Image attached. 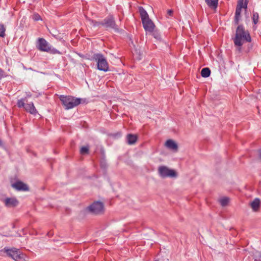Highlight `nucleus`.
Wrapping results in <instances>:
<instances>
[{
    "label": "nucleus",
    "instance_id": "ddd939ff",
    "mask_svg": "<svg viewBox=\"0 0 261 261\" xmlns=\"http://www.w3.org/2000/svg\"><path fill=\"white\" fill-rule=\"evenodd\" d=\"M139 12L141 18L142 22L149 18L147 12L142 7H139Z\"/></svg>",
    "mask_w": 261,
    "mask_h": 261
},
{
    "label": "nucleus",
    "instance_id": "dca6fc26",
    "mask_svg": "<svg viewBox=\"0 0 261 261\" xmlns=\"http://www.w3.org/2000/svg\"><path fill=\"white\" fill-rule=\"evenodd\" d=\"M166 146L171 149L176 150L178 148L177 144L172 140H168L166 142Z\"/></svg>",
    "mask_w": 261,
    "mask_h": 261
},
{
    "label": "nucleus",
    "instance_id": "f3484780",
    "mask_svg": "<svg viewBox=\"0 0 261 261\" xmlns=\"http://www.w3.org/2000/svg\"><path fill=\"white\" fill-rule=\"evenodd\" d=\"M207 6L212 8L216 9L218 7V0H204Z\"/></svg>",
    "mask_w": 261,
    "mask_h": 261
},
{
    "label": "nucleus",
    "instance_id": "6ab92c4d",
    "mask_svg": "<svg viewBox=\"0 0 261 261\" xmlns=\"http://www.w3.org/2000/svg\"><path fill=\"white\" fill-rule=\"evenodd\" d=\"M211 72V70L209 68H203L201 71V75L203 77H207L210 76Z\"/></svg>",
    "mask_w": 261,
    "mask_h": 261
},
{
    "label": "nucleus",
    "instance_id": "1a4fd4ad",
    "mask_svg": "<svg viewBox=\"0 0 261 261\" xmlns=\"http://www.w3.org/2000/svg\"><path fill=\"white\" fill-rule=\"evenodd\" d=\"M142 22L143 28L146 32H152L153 30H154L155 26L153 21L150 18L144 20Z\"/></svg>",
    "mask_w": 261,
    "mask_h": 261
},
{
    "label": "nucleus",
    "instance_id": "393cba45",
    "mask_svg": "<svg viewBox=\"0 0 261 261\" xmlns=\"http://www.w3.org/2000/svg\"><path fill=\"white\" fill-rule=\"evenodd\" d=\"M229 198L227 197H223L220 199V202L222 206H226L228 202H229Z\"/></svg>",
    "mask_w": 261,
    "mask_h": 261
},
{
    "label": "nucleus",
    "instance_id": "6e6552de",
    "mask_svg": "<svg viewBox=\"0 0 261 261\" xmlns=\"http://www.w3.org/2000/svg\"><path fill=\"white\" fill-rule=\"evenodd\" d=\"M50 45L48 42L43 38H39L37 41V48L40 51L45 52L48 51V49Z\"/></svg>",
    "mask_w": 261,
    "mask_h": 261
},
{
    "label": "nucleus",
    "instance_id": "423d86ee",
    "mask_svg": "<svg viewBox=\"0 0 261 261\" xmlns=\"http://www.w3.org/2000/svg\"><path fill=\"white\" fill-rule=\"evenodd\" d=\"M86 211L92 214H100L104 211V205L103 203L100 201H95L86 208Z\"/></svg>",
    "mask_w": 261,
    "mask_h": 261
},
{
    "label": "nucleus",
    "instance_id": "a878e982",
    "mask_svg": "<svg viewBox=\"0 0 261 261\" xmlns=\"http://www.w3.org/2000/svg\"><path fill=\"white\" fill-rule=\"evenodd\" d=\"M6 28L4 24H0V37H4L5 36Z\"/></svg>",
    "mask_w": 261,
    "mask_h": 261
},
{
    "label": "nucleus",
    "instance_id": "412c9836",
    "mask_svg": "<svg viewBox=\"0 0 261 261\" xmlns=\"http://www.w3.org/2000/svg\"><path fill=\"white\" fill-rule=\"evenodd\" d=\"M47 53H49L51 54H59L61 55L62 53L57 49L56 48L53 47L51 45H50L49 48L48 49V51Z\"/></svg>",
    "mask_w": 261,
    "mask_h": 261
},
{
    "label": "nucleus",
    "instance_id": "473e14b6",
    "mask_svg": "<svg viewBox=\"0 0 261 261\" xmlns=\"http://www.w3.org/2000/svg\"><path fill=\"white\" fill-rule=\"evenodd\" d=\"M84 59H86V60H93V59H92V57L91 58H90L89 57V56H88V55H85V56H84Z\"/></svg>",
    "mask_w": 261,
    "mask_h": 261
},
{
    "label": "nucleus",
    "instance_id": "9b49d317",
    "mask_svg": "<svg viewBox=\"0 0 261 261\" xmlns=\"http://www.w3.org/2000/svg\"><path fill=\"white\" fill-rule=\"evenodd\" d=\"M12 187L15 190L19 191H29V187L27 185L24 184L21 181H18L15 183L12 184Z\"/></svg>",
    "mask_w": 261,
    "mask_h": 261
},
{
    "label": "nucleus",
    "instance_id": "4468645a",
    "mask_svg": "<svg viewBox=\"0 0 261 261\" xmlns=\"http://www.w3.org/2000/svg\"><path fill=\"white\" fill-rule=\"evenodd\" d=\"M260 201L259 198H255L253 201L250 202V205L252 210L256 212L258 211L260 207Z\"/></svg>",
    "mask_w": 261,
    "mask_h": 261
},
{
    "label": "nucleus",
    "instance_id": "b1692460",
    "mask_svg": "<svg viewBox=\"0 0 261 261\" xmlns=\"http://www.w3.org/2000/svg\"><path fill=\"white\" fill-rule=\"evenodd\" d=\"M258 18H259L258 13L256 12H253L252 19L253 22L254 24H256L257 23Z\"/></svg>",
    "mask_w": 261,
    "mask_h": 261
},
{
    "label": "nucleus",
    "instance_id": "5701e85b",
    "mask_svg": "<svg viewBox=\"0 0 261 261\" xmlns=\"http://www.w3.org/2000/svg\"><path fill=\"white\" fill-rule=\"evenodd\" d=\"M150 33H152V35L156 40H161L162 39L161 35L159 31L153 30V32Z\"/></svg>",
    "mask_w": 261,
    "mask_h": 261
},
{
    "label": "nucleus",
    "instance_id": "f257e3e1",
    "mask_svg": "<svg viewBox=\"0 0 261 261\" xmlns=\"http://www.w3.org/2000/svg\"><path fill=\"white\" fill-rule=\"evenodd\" d=\"M251 37L247 30H245L243 25H239L236 29L233 42L236 46H239V50H241V47L244 42H251Z\"/></svg>",
    "mask_w": 261,
    "mask_h": 261
},
{
    "label": "nucleus",
    "instance_id": "bb28decb",
    "mask_svg": "<svg viewBox=\"0 0 261 261\" xmlns=\"http://www.w3.org/2000/svg\"><path fill=\"white\" fill-rule=\"evenodd\" d=\"M254 261H261V252L257 251L253 255Z\"/></svg>",
    "mask_w": 261,
    "mask_h": 261
},
{
    "label": "nucleus",
    "instance_id": "f03ea898",
    "mask_svg": "<svg viewBox=\"0 0 261 261\" xmlns=\"http://www.w3.org/2000/svg\"><path fill=\"white\" fill-rule=\"evenodd\" d=\"M62 104L66 110L71 109L82 103V99L75 98L72 96H65L61 95L59 97Z\"/></svg>",
    "mask_w": 261,
    "mask_h": 261
},
{
    "label": "nucleus",
    "instance_id": "4be33fe9",
    "mask_svg": "<svg viewBox=\"0 0 261 261\" xmlns=\"http://www.w3.org/2000/svg\"><path fill=\"white\" fill-rule=\"evenodd\" d=\"M26 101V98H22L18 100L17 102V106L18 108H23L24 109L26 104L25 102Z\"/></svg>",
    "mask_w": 261,
    "mask_h": 261
},
{
    "label": "nucleus",
    "instance_id": "cd10ccee",
    "mask_svg": "<svg viewBox=\"0 0 261 261\" xmlns=\"http://www.w3.org/2000/svg\"><path fill=\"white\" fill-rule=\"evenodd\" d=\"M91 24H92L94 27H98L99 25H101V21H97L94 20H91Z\"/></svg>",
    "mask_w": 261,
    "mask_h": 261
},
{
    "label": "nucleus",
    "instance_id": "f704fd0d",
    "mask_svg": "<svg viewBox=\"0 0 261 261\" xmlns=\"http://www.w3.org/2000/svg\"><path fill=\"white\" fill-rule=\"evenodd\" d=\"M76 53L80 57H81V58H82L83 59L84 58V56H85L84 55H83V54H82L81 53Z\"/></svg>",
    "mask_w": 261,
    "mask_h": 261
},
{
    "label": "nucleus",
    "instance_id": "7ed1b4c3",
    "mask_svg": "<svg viewBox=\"0 0 261 261\" xmlns=\"http://www.w3.org/2000/svg\"><path fill=\"white\" fill-rule=\"evenodd\" d=\"M92 59L97 62V69L105 72L109 70V64L106 58L100 53L94 54Z\"/></svg>",
    "mask_w": 261,
    "mask_h": 261
},
{
    "label": "nucleus",
    "instance_id": "c756f323",
    "mask_svg": "<svg viewBox=\"0 0 261 261\" xmlns=\"http://www.w3.org/2000/svg\"><path fill=\"white\" fill-rule=\"evenodd\" d=\"M33 19L35 21H38L41 19V17L38 14H34L33 16Z\"/></svg>",
    "mask_w": 261,
    "mask_h": 261
},
{
    "label": "nucleus",
    "instance_id": "c9c22d12",
    "mask_svg": "<svg viewBox=\"0 0 261 261\" xmlns=\"http://www.w3.org/2000/svg\"><path fill=\"white\" fill-rule=\"evenodd\" d=\"M101 153H102V154H103V153H104V150H103V148H101Z\"/></svg>",
    "mask_w": 261,
    "mask_h": 261
},
{
    "label": "nucleus",
    "instance_id": "72a5a7b5",
    "mask_svg": "<svg viewBox=\"0 0 261 261\" xmlns=\"http://www.w3.org/2000/svg\"><path fill=\"white\" fill-rule=\"evenodd\" d=\"M100 165H101V167H102L103 168H106V164L104 162H101Z\"/></svg>",
    "mask_w": 261,
    "mask_h": 261
},
{
    "label": "nucleus",
    "instance_id": "aec40b11",
    "mask_svg": "<svg viewBox=\"0 0 261 261\" xmlns=\"http://www.w3.org/2000/svg\"><path fill=\"white\" fill-rule=\"evenodd\" d=\"M247 8V2L245 1L244 2L243 0H239L237 8H240L242 10V8L246 9Z\"/></svg>",
    "mask_w": 261,
    "mask_h": 261
},
{
    "label": "nucleus",
    "instance_id": "0eeeda50",
    "mask_svg": "<svg viewBox=\"0 0 261 261\" xmlns=\"http://www.w3.org/2000/svg\"><path fill=\"white\" fill-rule=\"evenodd\" d=\"M158 172L159 175L162 178L177 177V173L174 170L170 169L165 166H160L158 168Z\"/></svg>",
    "mask_w": 261,
    "mask_h": 261
},
{
    "label": "nucleus",
    "instance_id": "2f4dec72",
    "mask_svg": "<svg viewBox=\"0 0 261 261\" xmlns=\"http://www.w3.org/2000/svg\"><path fill=\"white\" fill-rule=\"evenodd\" d=\"M173 13V11L172 10H168L167 11V14L169 16H172Z\"/></svg>",
    "mask_w": 261,
    "mask_h": 261
},
{
    "label": "nucleus",
    "instance_id": "2eb2a0df",
    "mask_svg": "<svg viewBox=\"0 0 261 261\" xmlns=\"http://www.w3.org/2000/svg\"><path fill=\"white\" fill-rule=\"evenodd\" d=\"M137 140V136L133 134H128L126 136L127 143L129 145L134 144Z\"/></svg>",
    "mask_w": 261,
    "mask_h": 261
},
{
    "label": "nucleus",
    "instance_id": "c85d7f7f",
    "mask_svg": "<svg viewBox=\"0 0 261 261\" xmlns=\"http://www.w3.org/2000/svg\"><path fill=\"white\" fill-rule=\"evenodd\" d=\"M89 151L88 147L86 146H83L80 150L81 153L82 154H86Z\"/></svg>",
    "mask_w": 261,
    "mask_h": 261
},
{
    "label": "nucleus",
    "instance_id": "20e7f679",
    "mask_svg": "<svg viewBox=\"0 0 261 261\" xmlns=\"http://www.w3.org/2000/svg\"><path fill=\"white\" fill-rule=\"evenodd\" d=\"M4 252L6 253V255L15 261H23L24 255L20 251V250L16 248H9L8 247H5Z\"/></svg>",
    "mask_w": 261,
    "mask_h": 261
},
{
    "label": "nucleus",
    "instance_id": "a211bd4d",
    "mask_svg": "<svg viewBox=\"0 0 261 261\" xmlns=\"http://www.w3.org/2000/svg\"><path fill=\"white\" fill-rule=\"evenodd\" d=\"M241 9H240V8H236L234 16V24L236 25L238 24L239 23V21L241 18Z\"/></svg>",
    "mask_w": 261,
    "mask_h": 261
},
{
    "label": "nucleus",
    "instance_id": "4c0bfd02",
    "mask_svg": "<svg viewBox=\"0 0 261 261\" xmlns=\"http://www.w3.org/2000/svg\"><path fill=\"white\" fill-rule=\"evenodd\" d=\"M259 158L261 159V150L259 151Z\"/></svg>",
    "mask_w": 261,
    "mask_h": 261
},
{
    "label": "nucleus",
    "instance_id": "9d476101",
    "mask_svg": "<svg viewBox=\"0 0 261 261\" xmlns=\"http://www.w3.org/2000/svg\"><path fill=\"white\" fill-rule=\"evenodd\" d=\"M6 206L8 207H14L17 206L19 202L15 197L6 198L4 200Z\"/></svg>",
    "mask_w": 261,
    "mask_h": 261
},
{
    "label": "nucleus",
    "instance_id": "7c9ffc66",
    "mask_svg": "<svg viewBox=\"0 0 261 261\" xmlns=\"http://www.w3.org/2000/svg\"><path fill=\"white\" fill-rule=\"evenodd\" d=\"M6 76L7 75L6 74L4 71L0 68V79Z\"/></svg>",
    "mask_w": 261,
    "mask_h": 261
},
{
    "label": "nucleus",
    "instance_id": "e433bc0d",
    "mask_svg": "<svg viewBox=\"0 0 261 261\" xmlns=\"http://www.w3.org/2000/svg\"><path fill=\"white\" fill-rule=\"evenodd\" d=\"M2 144H3V143H2V140L0 139V146H2Z\"/></svg>",
    "mask_w": 261,
    "mask_h": 261
},
{
    "label": "nucleus",
    "instance_id": "f8f14e48",
    "mask_svg": "<svg viewBox=\"0 0 261 261\" xmlns=\"http://www.w3.org/2000/svg\"><path fill=\"white\" fill-rule=\"evenodd\" d=\"M24 109L27 112L33 115H36L37 113V111L32 102L26 104Z\"/></svg>",
    "mask_w": 261,
    "mask_h": 261
},
{
    "label": "nucleus",
    "instance_id": "39448f33",
    "mask_svg": "<svg viewBox=\"0 0 261 261\" xmlns=\"http://www.w3.org/2000/svg\"><path fill=\"white\" fill-rule=\"evenodd\" d=\"M101 25L107 29H113L116 32H119L120 29L116 24L113 15H109L101 21Z\"/></svg>",
    "mask_w": 261,
    "mask_h": 261
}]
</instances>
